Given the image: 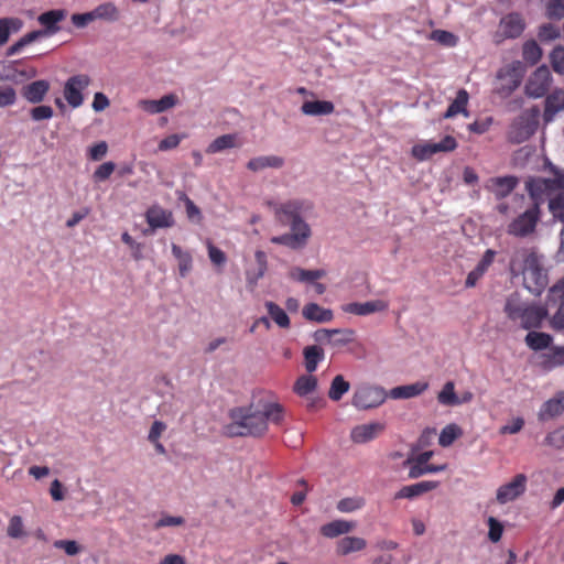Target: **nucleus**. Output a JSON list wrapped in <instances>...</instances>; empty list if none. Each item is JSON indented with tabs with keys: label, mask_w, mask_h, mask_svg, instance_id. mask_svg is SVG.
Here are the masks:
<instances>
[{
	"label": "nucleus",
	"mask_w": 564,
	"mask_h": 564,
	"mask_svg": "<svg viewBox=\"0 0 564 564\" xmlns=\"http://www.w3.org/2000/svg\"><path fill=\"white\" fill-rule=\"evenodd\" d=\"M430 39L445 47H454L458 43V37L454 33L445 30L433 31L430 34Z\"/></svg>",
	"instance_id": "obj_49"
},
{
	"label": "nucleus",
	"mask_w": 564,
	"mask_h": 564,
	"mask_svg": "<svg viewBox=\"0 0 564 564\" xmlns=\"http://www.w3.org/2000/svg\"><path fill=\"white\" fill-rule=\"evenodd\" d=\"M147 221L152 228H169L174 223L172 213L161 207L150 208L147 213Z\"/></svg>",
	"instance_id": "obj_26"
},
{
	"label": "nucleus",
	"mask_w": 564,
	"mask_h": 564,
	"mask_svg": "<svg viewBox=\"0 0 564 564\" xmlns=\"http://www.w3.org/2000/svg\"><path fill=\"white\" fill-rule=\"evenodd\" d=\"M367 546L365 539L359 536H345L336 542V553L346 556L350 553L362 551Z\"/></svg>",
	"instance_id": "obj_28"
},
{
	"label": "nucleus",
	"mask_w": 564,
	"mask_h": 564,
	"mask_svg": "<svg viewBox=\"0 0 564 564\" xmlns=\"http://www.w3.org/2000/svg\"><path fill=\"white\" fill-rule=\"evenodd\" d=\"M256 268L250 269L246 273L247 282L251 285H256L260 279H262L268 269L267 254L262 250L254 252Z\"/></svg>",
	"instance_id": "obj_29"
},
{
	"label": "nucleus",
	"mask_w": 564,
	"mask_h": 564,
	"mask_svg": "<svg viewBox=\"0 0 564 564\" xmlns=\"http://www.w3.org/2000/svg\"><path fill=\"white\" fill-rule=\"evenodd\" d=\"M553 83L552 74L547 66L538 67L528 78L524 93L530 98H541L546 95Z\"/></svg>",
	"instance_id": "obj_8"
},
{
	"label": "nucleus",
	"mask_w": 564,
	"mask_h": 564,
	"mask_svg": "<svg viewBox=\"0 0 564 564\" xmlns=\"http://www.w3.org/2000/svg\"><path fill=\"white\" fill-rule=\"evenodd\" d=\"M303 317L307 321L327 323L334 318L333 311L324 308L316 303H308L303 307Z\"/></svg>",
	"instance_id": "obj_27"
},
{
	"label": "nucleus",
	"mask_w": 564,
	"mask_h": 564,
	"mask_svg": "<svg viewBox=\"0 0 564 564\" xmlns=\"http://www.w3.org/2000/svg\"><path fill=\"white\" fill-rule=\"evenodd\" d=\"M237 144V135L236 134H223L216 138L206 149V152L209 154L219 153L227 149L236 148Z\"/></svg>",
	"instance_id": "obj_42"
},
{
	"label": "nucleus",
	"mask_w": 564,
	"mask_h": 564,
	"mask_svg": "<svg viewBox=\"0 0 564 564\" xmlns=\"http://www.w3.org/2000/svg\"><path fill=\"white\" fill-rule=\"evenodd\" d=\"M207 249H208L209 260L215 265H223V264H225V262L227 261V257H226V254H225V252L223 250H220L219 248L214 246L212 243V241H209V240L207 241Z\"/></svg>",
	"instance_id": "obj_63"
},
{
	"label": "nucleus",
	"mask_w": 564,
	"mask_h": 564,
	"mask_svg": "<svg viewBox=\"0 0 564 564\" xmlns=\"http://www.w3.org/2000/svg\"><path fill=\"white\" fill-rule=\"evenodd\" d=\"M463 435V430L456 423L444 426L438 436V444L442 447L451 446L457 438Z\"/></svg>",
	"instance_id": "obj_43"
},
{
	"label": "nucleus",
	"mask_w": 564,
	"mask_h": 564,
	"mask_svg": "<svg viewBox=\"0 0 564 564\" xmlns=\"http://www.w3.org/2000/svg\"><path fill=\"white\" fill-rule=\"evenodd\" d=\"M549 167L554 175L551 178L552 192L561 191L549 199V210L554 219L564 224V171L558 170L551 162H549Z\"/></svg>",
	"instance_id": "obj_6"
},
{
	"label": "nucleus",
	"mask_w": 564,
	"mask_h": 564,
	"mask_svg": "<svg viewBox=\"0 0 564 564\" xmlns=\"http://www.w3.org/2000/svg\"><path fill=\"white\" fill-rule=\"evenodd\" d=\"M333 337L330 339L332 347H343L352 341L354 330L349 328L333 329Z\"/></svg>",
	"instance_id": "obj_50"
},
{
	"label": "nucleus",
	"mask_w": 564,
	"mask_h": 564,
	"mask_svg": "<svg viewBox=\"0 0 564 564\" xmlns=\"http://www.w3.org/2000/svg\"><path fill=\"white\" fill-rule=\"evenodd\" d=\"M326 271L323 269L317 270H305L300 267H294L290 270L289 276L297 282L302 283H314L315 281L324 278Z\"/></svg>",
	"instance_id": "obj_32"
},
{
	"label": "nucleus",
	"mask_w": 564,
	"mask_h": 564,
	"mask_svg": "<svg viewBox=\"0 0 564 564\" xmlns=\"http://www.w3.org/2000/svg\"><path fill=\"white\" fill-rule=\"evenodd\" d=\"M546 15L550 19H562L564 17V0H549Z\"/></svg>",
	"instance_id": "obj_58"
},
{
	"label": "nucleus",
	"mask_w": 564,
	"mask_h": 564,
	"mask_svg": "<svg viewBox=\"0 0 564 564\" xmlns=\"http://www.w3.org/2000/svg\"><path fill=\"white\" fill-rule=\"evenodd\" d=\"M468 99V93L465 89H459L455 99L451 102L447 110L445 111L444 117L452 118L458 113H463L465 117H468L469 113L466 109Z\"/></svg>",
	"instance_id": "obj_34"
},
{
	"label": "nucleus",
	"mask_w": 564,
	"mask_h": 564,
	"mask_svg": "<svg viewBox=\"0 0 564 564\" xmlns=\"http://www.w3.org/2000/svg\"><path fill=\"white\" fill-rule=\"evenodd\" d=\"M50 90V83L45 79H39L25 85L22 89V96L31 104H40L44 100Z\"/></svg>",
	"instance_id": "obj_22"
},
{
	"label": "nucleus",
	"mask_w": 564,
	"mask_h": 564,
	"mask_svg": "<svg viewBox=\"0 0 564 564\" xmlns=\"http://www.w3.org/2000/svg\"><path fill=\"white\" fill-rule=\"evenodd\" d=\"M17 102V91L11 86L0 89V108L12 106Z\"/></svg>",
	"instance_id": "obj_62"
},
{
	"label": "nucleus",
	"mask_w": 564,
	"mask_h": 564,
	"mask_svg": "<svg viewBox=\"0 0 564 564\" xmlns=\"http://www.w3.org/2000/svg\"><path fill=\"white\" fill-rule=\"evenodd\" d=\"M550 59L554 72L557 74H564V47L556 46L550 54Z\"/></svg>",
	"instance_id": "obj_56"
},
{
	"label": "nucleus",
	"mask_w": 564,
	"mask_h": 564,
	"mask_svg": "<svg viewBox=\"0 0 564 564\" xmlns=\"http://www.w3.org/2000/svg\"><path fill=\"white\" fill-rule=\"evenodd\" d=\"M521 65L519 62L507 65L498 70L496 86L497 91L502 96H508L514 91L521 83Z\"/></svg>",
	"instance_id": "obj_9"
},
{
	"label": "nucleus",
	"mask_w": 564,
	"mask_h": 564,
	"mask_svg": "<svg viewBox=\"0 0 564 564\" xmlns=\"http://www.w3.org/2000/svg\"><path fill=\"white\" fill-rule=\"evenodd\" d=\"M496 257V251L492 249H487L477 263V265L471 270L465 281L466 288H474L477 282L485 275L488 271L489 267L492 264Z\"/></svg>",
	"instance_id": "obj_18"
},
{
	"label": "nucleus",
	"mask_w": 564,
	"mask_h": 564,
	"mask_svg": "<svg viewBox=\"0 0 564 564\" xmlns=\"http://www.w3.org/2000/svg\"><path fill=\"white\" fill-rule=\"evenodd\" d=\"M510 271L513 275L522 274L524 288L533 295H540L547 285L543 257L534 249L518 250L510 260Z\"/></svg>",
	"instance_id": "obj_2"
},
{
	"label": "nucleus",
	"mask_w": 564,
	"mask_h": 564,
	"mask_svg": "<svg viewBox=\"0 0 564 564\" xmlns=\"http://www.w3.org/2000/svg\"><path fill=\"white\" fill-rule=\"evenodd\" d=\"M539 116L540 110L536 107L522 112L510 124L507 133L508 140L514 144L527 141L538 129Z\"/></svg>",
	"instance_id": "obj_5"
},
{
	"label": "nucleus",
	"mask_w": 564,
	"mask_h": 564,
	"mask_svg": "<svg viewBox=\"0 0 564 564\" xmlns=\"http://www.w3.org/2000/svg\"><path fill=\"white\" fill-rule=\"evenodd\" d=\"M541 219L539 203H531L523 212H520L507 226V234L517 238H529L536 229Z\"/></svg>",
	"instance_id": "obj_4"
},
{
	"label": "nucleus",
	"mask_w": 564,
	"mask_h": 564,
	"mask_svg": "<svg viewBox=\"0 0 564 564\" xmlns=\"http://www.w3.org/2000/svg\"><path fill=\"white\" fill-rule=\"evenodd\" d=\"M564 412V391L557 392L553 398L545 401L540 411L539 419L542 421L555 417Z\"/></svg>",
	"instance_id": "obj_23"
},
{
	"label": "nucleus",
	"mask_w": 564,
	"mask_h": 564,
	"mask_svg": "<svg viewBox=\"0 0 564 564\" xmlns=\"http://www.w3.org/2000/svg\"><path fill=\"white\" fill-rule=\"evenodd\" d=\"M7 534L11 539H21L25 535L23 520L20 516H13L10 518Z\"/></svg>",
	"instance_id": "obj_53"
},
{
	"label": "nucleus",
	"mask_w": 564,
	"mask_h": 564,
	"mask_svg": "<svg viewBox=\"0 0 564 564\" xmlns=\"http://www.w3.org/2000/svg\"><path fill=\"white\" fill-rule=\"evenodd\" d=\"M437 401L444 406H458V394L455 392L454 382H446L442 390L437 393Z\"/></svg>",
	"instance_id": "obj_45"
},
{
	"label": "nucleus",
	"mask_w": 564,
	"mask_h": 564,
	"mask_svg": "<svg viewBox=\"0 0 564 564\" xmlns=\"http://www.w3.org/2000/svg\"><path fill=\"white\" fill-rule=\"evenodd\" d=\"M524 341L530 349L538 351L546 349L552 343V337L546 333L529 332Z\"/></svg>",
	"instance_id": "obj_40"
},
{
	"label": "nucleus",
	"mask_w": 564,
	"mask_h": 564,
	"mask_svg": "<svg viewBox=\"0 0 564 564\" xmlns=\"http://www.w3.org/2000/svg\"><path fill=\"white\" fill-rule=\"evenodd\" d=\"M384 425L380 422H370L356 425L350 431V440L355 444H365L379 436Z\"/></svg>",
	"instance_id": "obj_14"
},
{
	"label": "nucleus",
	"mask_w": 564,
	"mask_h": 564,
	"mask_svg": "<svg viewBox=\"0 0 564 564\" xmlns=\"http://www.w3.org/2000/svg\"><path fill=\"white\" fill-rule=\"evenodd\" d=\"M525 29V21L522 14L511 12L505 15L499 23V30L507 39L519 37Z\"/></svg>",
	"instance_id": "obj_15"
},
{
	"label": "nucleus",
	"mask_w": 564,
	"mask_h": 564,
	"mask_svg": "<svg viewBox=\"0 0 564 564\" xmlns=\"http://www.w3.org/2000/svg\"><path fill=\"white\" fill-rule=\"evenodd\" d=\"M457 148V141L452 135H444L440 141L425 142V156L438 152L448 153Z\"/></svg>",
	"instance_id": "obj_31"
},
{
	"label": "nucleus",
	"mask_w": 564,
	"mask_h": 564,
	"mask_svg": "<svg viewBox=\"0 0 564 564\" xmlns=\"http://www.w3.org/2000/svg\"><path fill=\"white\" fill-rule=\"evenodd\" d=\"M297 245L302 248L306 245L310 236L311 228L302 218H295L291 221V232Z\"/></svg>",
	"instance_id": "obj_38"
},
{
	"label": "nucleus",
	"mask_w": 564,
	"mask_h": 564,
	"mask_svg": "<svg viewBox=\"0 0 564 564\" xmlns=\"http://www.w3.org/2000/svg\"><path fill=\"white\" fill-rule=\"evenodd\" d=\"M98 20L115 22L119 19L120 12L112 2H105L95 8Z\"/></svg>",
	"instance_id": "obj_48"
},
{
	"label": "nucleus",
	"mask_w": 564,
	"mask_h": 564,
	"mask_svg": "<svg viewBox=\"0 0 564 564\" xmlns=\"http://www.w3.org/2000/svg\"><path fill=\"white\" fill-rule=\"evenodd\" d=\"M23 28V21L20 18L7 17L0 19V46H3L12 33H18Z\"/></svg>",
	"instance_id": "obj_30"
},
{
	"label": "nucleus",
	"mask_w": 564,
	"mask_h": 564,
	"mask_svg": "<svg viewBox=\"0 0 564 564\" xmlns=\"http://www.w3.org/2000/svg\"><path fill=\"white\" fill-rule=\"evenodd\" d=\"M350 389V383L345 380V378L341 375H337L332 380L329 390H328V398L332 401H339L345 393H347Z\"/></svg>",
	"instance_id": "obj_46"
},
{
	"label": "nucleus",
	"mask_w": 564,
	"mask_h": 564,
	"mask_svg": "<svg viewBox=\"0 0 564 564\" xmlns=\"http://www.w3.org/2000/svg\"><path fill=\"white\" fill-rule=\"evenodd\" d=\"M172 253L178 263V272L182 278H185L193 268V258L188 251H184L180 246L172 245Z\"/></svg>",
	"instance_id": "obj_37"
},
{
	"label": "nucleus",
	"mask_w": 564,
	"mask_h": 564,
	"mask_svg": "<svg viewBox=\"0 0 564 564\" xmlns=\"http://www.w3.org/2000/svg\"><path fill=\"white\" fill-rule=\"evenodd\" d=\"M67 15L66 10L56 9L46 11L37 17L39 23L44 26L42 32H45V36L53 35L59 31L58 23L62 22Z\"/></svg>",
	"instance_id": "obj_19"
},
{
	"label": "nucleus",
	"mask_w": 564,
	"mask_h": 564,
	"mask_svg": "<svg viewBox=\"0 0 564 564\" xmlns=\"http://www.w3.org/2000/svg\"><path fill=\"white\" fill-rule=\"evenodd\" d=\"M177 100L176 95L169 94L159 100L142 99L138 102V107L148 113L156 115L173 108L177 104Z\"/></svg>",
	"instance_id": "obj_16"
},
{
	"label": "nucleus",
	"mask_w": 564,
	"mask_h": 564,
	"mask_svg": "<svg viewBox=\"0 0 564 564\" xmlns=\"http://www.w3.org/2000/svg\"><path fill=\"white\" fill-rule=\"evenodd\" d=\"M423 495V481L404 486L394 495V499H413Z\"/></svg>",
	"instance_id": "obj_52"
},
{
	"label": "nucleus",
	"mask_w": 564,
	"mask_h": 564,
	"mask_svg": "<svg viewBox=\"0 0 564 564\" xmlns=\"http://www.w3.org/2000/svg\"><path fill=\"white\" fill-rule=\"evenodd\" d=\"M303 355L305 369L308 373L314 372L317 369L318 362H321L325 357L323 348L317 345L305 347Z\"/></svg>",
	"instance_id": "obj_35"
},
{
	"label": "nucleus",
	"mask_w": 564,
	"mask_h": 564,
	"mask_svg": "<svg viewBox=\"0 0 564 564\" xmlns=\"http://www.w3.org/2000/svg\"><path fill=\"white\" fill-rule=\"evenodd\" d=\"M115 169L116 164L113 162H105L96 169L93 177L96 182L106 181L113 173Z\"/></svg>",
	"instance_id": "obj_59"
},
{
	"label": "nucleus",
	"mask_w": 564,
	"mask_h": 564,
	"mask_svg": "<svg viewBox=\"0 0 564 564\" xmlns=\"http://www.w3.org/2000/svg\"><path fill=\"white\" fill-rule=\"evenodd\" d=\"M489 532L488 538L491 542L497 543L501 540L503 527L502 524L494 517L488 518Z\"/></svg>",
	"instance_id": "obj_61"
},
{
	"label": "nucleus",
	"mask_w": 564,
	"mask_h": 564,
	"mask_svg": "<svg viewBox=\"0 0 564 564\" xmlns=\"http://www.w3.org/2000/svg\"><path fill=\"white\" fill-rule=\"evenodd\" d=\"M389 307L388 302L383 300H372L364 303L351 302L341 305V311L348 314L358 316H367L375 313L387 311Z\"/></svg>",
	"instance_id": "obj_12"
},
{
	"label": "nucleus",
	"mask_w": 564,
	"mask_h": 564,
	"mask_svg": "<svg viewBox=\"0 0 564 564\" xmlns=\"http://www.w3.org/2000/svg\"><path fill=\"white\" fill-rule=\"evenodd\" d=\"M404 465L409 467L410 479L419 478L423 475V454H417L414 459H408Z\"/></svg>",
	"instance_id": "obj_54"
},
{
	"label": "nucleus",
	"mask_w": 564,
	"mask_h": 564,
	"mask_svg": "<svg viewBox=\"0 0 564 564\" xmlns=\"http://www.w3.org/2000/svg\"><path fill=\"white\" fill-rule=\"evenodd\" d=\"M542 56V50L538 45L535 41H528L523 45V58L531 63L535 64Z\"/></svg>",
	"instance_id": "obj_51"
},
{
	"label": "nucleus",
	"mask_w": 564,
	"mask_h": 564,
	"mask_svg": "<svg viewBox=\"0 0 564 564\" xmlns=\"http://www.w3.org/2000/svg\"><path fill=\"white\" fill-rule=\"evenodd\" d=\"M284 159L279 155H259L248 161L247 169L253 173H259L265 169L279 170L284 166Z\"/></svg>",
	"instance_id": "obj_21"
},
{
	"label": "nucleus",
	"mask_w": 564,
	"mask_h": 564,
	"mask_svg": "<svg viewBox=\"0 0 564 564\" xmlns=\"http://www.w3.org/2000/svg\"><path fill=\"white\" fill-rule=\"evenodd\" d=\"M90 84L86 74H78L69 77L64 85V98L72 108H78L84 102L83 90Z\"/></svg>",
	"instance_id": "obj_10"
},
{
	"label": "nucleus",
	"mask_w": 564,
	"mask_h": 564,
	"mask_svg": "<svg viewBox=\"0 0 564 564\" xmlns=\"http://www.w3.org/2000/svg\"><path fill=\"white\" fill-rule=\"evenodd\" d=\"M494 123L492 117H484L475 120L467 126V129L476 134H482L487 132Z\"/></svg>",
	"instance_id": "obj_57"
},
{
	"label": "nucleus",
	"mask_w": 564,
	"mask_h": 564,
	"mask_svg": "<svg viewBox=\"0 0 564 564\" xmlns=\"http://www.w3.org/2000/svg\"><path fill=\"white\" fill-rule=\"evenodd\" d=\"M268 205L274 208V212L278 216L283 215L290 221H292L295 218H301L300 213L302 210L303 204L300 200H289L281 205L268 202Z\"/></svg>",
	"instance_id": "obj_33"
},
{
	"label": "nucleus",
	"mask_w": 564,
	"mask_h": 564,
	"mask_svg": "<svg viewBox=\"0 0 564 564\" xmlns=\"http://www.w3.org/2000/svg\"><path fill=\"white\" fill-rule=\"evenodd\" d=\"M264 306L268 311L270 318L281 328L290 327V317L285 313V311L280 307L278 304L271 301H267Z\"/></svg>",
	"instance_id": "obj_41"
},
{
	"label": "nucleus",
	"mask_w": 564,
	"mask_h": 564,
	"mask_svg": "<svg viewBox=\"0 0 564 564\" xmlns=\"http://www.w3.org/2000/svg\"><path fill=\"white\" fill-rule=\"evenodd\" d=\"M549 301L554 303L564 302V278L550 289Z\"/></svg>",
	"instance_id": "obj_64"
},
{
	"label": "nucleus",
	"mask_w": 564,
	"mask_h": 564,
	"mask_svg": "<svg viewBox=\"0 0 564 564\" xmlns=\"http://www.w3.org/2000/svg\"><path fill=\"white\" fill-rule=\"evenodd\" d=\"M230 423L225 426L229 436H259L268 430V422L279 424L283 420V406L263 403L258 406L235 408L229 412Z\"/></svg>",
	"instance_id": "obj_1"
},
{
	"label": "nucleus",
	"mask_w": 564,
	"mask_h": 564,
	"mask_svg": "<svg viewBox=\"0 0 564 564\" xmlns=\"http://www.w3.org/2000/svg\"><path fill=\"white\" fill-rule=\"evenodd\" d=\"M387 397L388 393L380 387L361 386L356 389L351 404L358 410H368L381 405Z\"/></svg>",
	"instance_id": "obj_7"
},
{
	"label": "nucleus",
	"mask_w": 564,
	"mask_h": 564,
	"mask_svg": "<svg viewBox=\"0 0 564 564\" xmlns=\"http://www.w3.org/2000/svg\"><path fill=\"white\" fill-rule=\"evenodd\" d=\"M366 505V500L361 496L346 497L340 499L336 508L339 512L351 513L360 510Z\"/></svg>",
	"instance_id": "obj_47"
},
{
	"label": "nucleus",
	"mask_w": 564,
	"mask_h": 564,
	"mask_svg": "<svg viewBox=\"0 0 564 564\" xmlns=\"http://www.w3.org/2000/svg\"><path fill=\"white\" fill-rule=\"evenodd\" d=\"M527 481L528 478L524 474L516 475L511 481L498 488L496 495L497 501L501 505L513 501L525 491Z\"/></svg>",
	"instance_id": "obj_11"
},
{
	"label": "nucleus",
	"mask_w": 564,
	"mask_h": 564,
	"mask_svg": "<svg viewBox=\"0 0 564 564\" xmlns=\"http://www.w3.org/2000/svg\"><path fill=\"white\" fill-rule=\"evenodd\" d=\"M422 392H423V383L415 382L412 384H405V386H399V387L392 388L389 391L388 397H390L391 399H394V400L410 399V398L421 394Z\"/></svg>",
	"instance_id": "obj_36"
},
{
	"label": "nucleus",
	"mask_w": 564,
	"mask_h": 564,
	"mask_svg": "<svg viewBox=\"0 0 564 564\" xmlns=\"http://www.w3.org/2000/svg\"><path fill=\"white\" fill-rule=\"evenodd\" d=\"M503 312L510 322L523 329L541 327L547 314L544 307L523 301L516 292L507 296Z\"/></svg>",
	"instance_id": "obj_3"
},
{
	"label": "nucleus",
	"mask_w": 564,
	"mask_h": 564,
	"mask_svg": "<svg viewBox=\"0 0 564 564\" xmlns=\"http://www.w3.org/2000/svg\"><path fill=\"white\" fill-rule=\"evenodd\" d=\"M317 388V379L312 375H303L294 383V392L300 397H306Z\"/></svg>",
	"instance_id": "obj_44"
},
{
	"label": "nucleus",
	"mask_w": 564,
	"mask_h": 564,
	"mask_svg": "<svg viewBox=\"0 0 564 564\" xmlns=\"http://www.w3.org/2000/svg\"><path fill=\"white\" fill-rule=\"evenodd\" d=\"M540 364L545 369H553L564 365V346L555 347L540 356Z\"/></svg>",
	"instance_id": "obj_39"
},
{
	"label": "nucleus",
	"mask_w": 564,
	"mask_h": 564,
	"mask_svg": "<svg viewBox=\"0 0 564 564\" xmlns=\"http://www.w3.org/2000/svg\"><path fill=\"white\" fill-rule=\"evenodd\" d=\"M564 111V88L553 90L545 98V106L543 112V120L550 123L554 120L557 112Z\"/></svg>",
	"instance_id": "obj_17"
},
{
	"label": "nucleus",
	"mask_w": 564,
	"mask_h": 564,
	"mask_svg": "<svg viewBox=\"0 0 564 564\" xmlns=\"http://www.w3.org/2000/svg\"><path fill=\"white\" fill-rule=\"evenodd\" d=\"M561 32L557 26L552 23H546L540 26L538 36L542 42H551L560 37Z\"/></svg>",
	"instance_id": "obj_55"
},
{
	"label": "nucleus",
	"mask_w": 564,
	"mask_h": 564,
	"mask_svg": "<svg viewBox=\"0 0 564 564\" xmlns=\"http://www.w3.org/2000/svg\"><path fill=\"white\" fill-rule=\"evenodd\" d=\"M525 189L532 198V203L538 202L539 204L542 202L543 195L553 194L551 178L544 177H530L525 182Z\"/></svg>",
	"instance_id": "obj_20"
},
{
	"label": "nucleus",
	"mask_w": 564,
	"mask_h": 564,
	"mask_svg": "<svg viewBox=\"0 0 564 564\" xmlns=\"http://www.w3.org/2000/svg\"><path fill=\"white\" fill-rule=\"evenodd\" d=\"M518 185V178L512 175L491 177L485 187L495 195L497 199L509 196Z\"/></svg>",
	"instance_id": "obj_13"
},
{
	"label": "nucleus",
	"mask_w": 564,
	"mask_h": 564,
	"mask_svg": "<svg viewBox=\"0 0 564 564\" xmlns=\"http://www.w3.org/2000/svg\"><path fill=\"white\" fill-rule=\"evenodd\" d=\"M53 108L46 105L36 106L30 111V116L34 121L48 120L53 117Z\"/></svg>",
	"instance_id": "obj_60"
},
{
	"label": "nucleus",
	"mask_w": 564,
	"mask_h": 564,
	"mask_svg": "<svg viewBox=\"0 0 564 564\" xmlns=\"http://www.w3.org/2000/svg\"><path fill=\"white\" fill-rule=\"evenodd\" d=\"M355 528V522L338 519L322 525L321 533L325 538L334 539L351 532Z\"/></svg>",
	"instance_id": "obj_24"
},
{
	"label": "nucleus",
	"mask_w": 564,
	"mask_h": 564,
	"mask_svg": "<svg viewBox=\"0 0 564 564\" xmlns=\"http://www.w3.org/2000/svg\"><path fill=\"white\" fill-rule=\"evenodd\" d=\"M335 106L328 100H307L301 106V111L305 116H327L333 113Z\"/></svg>",
	"instance_id": "obj_25"
}]
</instances>
